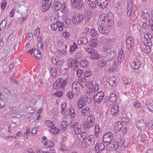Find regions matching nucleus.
<instances>
[{"label": "nucleus", "instance_id": "1", "mask_svg": "<svg viewBox=\"0 0 153 153\" xmlns=\"http://www.w3.org/2000/svg\"><path fill=\"white\" fill-rule=\"evenodd\" d=\"M91 13L90 11L86 10L84 14H78L73 16L72 19L73 23L75 25L80 24L85 21H89L91 17Z\"/></svg>", "mask_w": 153, "mask_h": 153}, {"label": "nucleus", "instance_id": "2", "mask_svg": "<svg viewBox=\"0 0 153 153\" xmlns=\"http://www.w3.org/2000/svg\"><path fill=\"white\" fill-rule=\"evenodd\" d=\"M89 2V7L94 10L98 7L104 9L108 6V2L106 0H88Z\"/></svg>", "mask_w": 153, "mask_h": 153}, {"label": "nucleus", "instance_id": "3", "mask_svg": "<svg viewBox=\"0 0 153 153\" xmlns=\"http://www.w3.org/2000/svg\"><path fill=\"white\" fill-rule=\"evenodd\" d=\"M69 79V77L68 76L64 79L62 78L58 79L53 85V88L59 89L61 88L62 89H65L67 88L66 86L67 85V83Z\"/></svg>", "mask_w": 153, "mask_h": 153}, {"label": "nucleus", "instance_id": "4", "mask_svg": "<svg viewBox=\"0 0 153 153\" xmlns=\"http://www.w3.org/2000/svg\"><path fill=\"white\" fill-rule=\"evenodd\" d=\"M117 138L118 139V142L117 143V146L118 148H121L123 146V147H127L129 144L130 142V140L129 139L127 138H125L123 140V137H121L120 134L117 135Z\"/></svg>", "mask_w": 153, "mask_h": 153}, {"label": "nucleus", "instance_id": "5", "mask_svg": "<svg viewBox=\"0 0 153 153\" xmlns=\"http://www.w3.org/2000/svg\"><path fill=\"white\" fill-rule=\"evenodd\" d=\"M78 83L82 87L84 88L86 86L88 88L87 93L90 94V92L91 91L93 88V84L92 82H90L87 84L86 80L85 79L82 78L79 80V82Z\"/></svg>", "mask_w": 153, "mask_h": 153}, {"label": "nucleus", "instance_id": "6", "mask_svg": "<svg viewBox=\"0 0 153 153\" xmlns=\"http://www.w3.org/2000/svg\"><path fill=\"white\" fill-rule=\"evenodd\" d=\"M95 137L94 135H89L86 138V142L82 143V147L85 148L91 146L95 143Z\"/></svg>", "mask_w": 153, "mask_h": 153}, {"label": "nucleus", "instance_id": "7", "mask_svg": "<svg viewBox=\"0 0 153 153\" xmlns=\"http://www.w3.org/2000/svg\"><path fill=\"white\" fill-rule=\"evenodd\" d=\"M70 129H74L76 134H79L81 132L82 126L79 123L76 122H72L69 124Z\"/></svg>", "mask_w": 153, "mask_h": 153}, {"label": "nucleus", "instance_id": "8", "mask_svg": "<svg viewBox=\"0 0 153 153\" xmlns=\"http://www.w3.org/2000/svg\"><path fill=\"white\" fill-rule=\"evenodd\" d=\"M71 4L74 8L79 10L84 5L83 0H71Z\"/></svg>", "mask_w": 153, "mask_h": 153}, {"label": "nucleus", "instance_id": "9", "mask_svg": "<svg viewBox=\"0 0 153 153\" xmlns=\"http://www.w3.org/2000/svg\"><path fill=\"white\" fill-rule=\"evenodd\" d=\"M136 125L137 128L140 131H146L147 129V125L143 120H140L137 121Z\"/></svg>", "mask_w": 153, "mask_h": 153}, {"label": "nucleus", "instance_id": "10", "mask_svg": "<svg viewBox=\"0 0 153 153\" xmlns=\"http://www.w3.org/2000/svg\"><path fill=\"white\" fill-rule=\"evenodd\" d=\"M103 98V93L101 91L97 92L94 96L93 97L94 102L97 104H99L101 102Z\"/></svg>", "mask_w": 153, "mask_h": 153}, {"label": "nucleus", "instance_id": "11", "mask_svg": "<svg viewBox=\"0 0 153 153\" xmlns=\"http://www.w3.org/2000/svg\"><path fill=\"white\" fill-rule=\"evenodd\" d=\"M134 40L132 37L128 36L126 39V48L128 50L131 51L134 46Z\"/></svg>", "mask_w": 153, "mask_h": 153}, {"label": "nucleus", "instance_id": "12", "mask_svg": "<svg viewBox=\"0 0 153 153\" xmlns=\"http://www.w3.org/2000/svg\"><path fill=\"white\" fill-rule=\"evenodd\" d=\"M41 142L47 148H51L54 146L53 142L50 140H47V137L45 136L42 137Z\"/></svg>", "mask_w": 153, "mask_h": 153}, {"label": "nucleus", "instance_id": "13", "mask_svg": "<svg viewBox=\"0 0 153 153\" xmlns=\"http://www.w3.org/2000/svg\"><path fill=\"white\" fill-rule=\"evenodd\" d=\"M113 137V134L111 132L105 133L103 137V141L105 143H109Z\"/></svg>", "mask_w": 153, "mask_h": 153}, {"label": "nucleus", "instance_id": "14", "mask_svg": "<svg viewBox=\"0 0 153 153\" xmlns=\"http://www.w3.org/2000/svg\"><path fill=\"white\" fill-rule=\"evenodd\" d=\"M62 23L60 22V21L56 22V24L52 23L51 25V29L54 31L56 30L57 28L59 31H61L63 30V27H62Z\"/></svg>", "mask_w": 153, "mask_h": 153}, {"label": "nucleus", "instance_id": "15", "mask_svg": "<svg viewBox=\"0 0 153 153\" xmlns=\"http://www.w3.org/2000/svg\"><path fill=\"white\" fill-rule=\"evenodd\" d=\"M79 83L78 82H75L73 83L72 85V91L74 94L77 95L79 93Z\"/></svg>", "mask_w": 153, "mask_h": 153}, {"label": "nucleus", "instance_id": "16", "mask_svg": "<svg viewBox=\"0 0 153 153\" xmlns=\"http://www.w3.org/2000/svg\"><path fill=\"white\" fill-rule=\"evenodd\" d=\"M98 30L102 34L108 36L109 34V31L107 26H99Z\"/></svg>", "mask_w": 153, "mask_h": 153}, {"label": "nucleus", "instance_id": "17", "mask_svg": "<svg viewBox=\"0 0 153 153\" xmlns=\"http://www.w3.org/2000/svg\"><path fill=\"white\" fill-rule=\"evenodd\" d=\"M106 20L107 19L105 16H104L103 15L100 16L98 19V23L99 25H100L99 26L105 25L107 23V20Z\"/></svg>", "mask_w": 153, "mask_h": 153}, {"label": "nucleus", "instance_id": "18", "mask_svg": "<svg viewBox=\"0 0 153 153\" xmlns=\"http://www.w3.org/2000/svg\"><path fill=\"white\" fill-rule=\"evenodd\" d=\"M116 55V51H111L107 54L106 56V59L109 61H111L115 58Z\"/></svg>", "mask_w": 153, "mask_h": 153}, {"label": "nucleus", "instance_id": "19", "mask_svg": "<svg viewBox=\"0 0 153 153\" xmlns=\"http://www.w3.org/2000/svg\"><path fill=\"white\" fill-rule=\"evenodd\" d=\"M119 111L118 105L117 104H114L111 109V114L114 116L117 115Z\"/></svg>", "mask_w": 153, "mask_h": 153}, {"label": "nucleus", "instance_id": "20", "mask_svg": "<svg viewBox=\"0 0 153 153\" xmlns=\"http://www.w3.org/2000/svg\"><path fill=\"white\" fill-rule=\"evenodd\" d=\"M68 67H78L80 64V62L76 59L71 60L68 61Z\"/></svg>", "mask_w": 153, "mask_h": 153}, {"label": "nucleus", "instance_id": "21", "mask_svg": "<svg viewBox=\"0 0 153 153\" xmlns=\"http://www.w3.org/2000/svg\"><path fill=\"white\" fill-rule=\"evenodd\" d=\"M50 0H45V2L42 5L43 11H46L50 8L51 4Z\"/></svg>", "mask_w": 153, "mask_h": 153}, {"label": "nucleus", "instance_id": "22", "mask_svg": "<svg viewBox=\"0 0 153 153\" xmlns=\"http://www.w3.org/2000/svg\"><path fill=\"white\" fill-rule=\"evenodd\" d=\"M146 106L150 111H153V100L151 99H148L146 102Z\"/></svg>", "mask_w": 153, "mask_h": 153}, {"label": "nucleus", "instance_id": "23", "mask_svg": "<svg viewBox=\"0 0 153 153\" xmlns=\"http://www.w3.org/2000/svg\"><path fill=\"white\" fill-rule=\"evenodd\" d=\"M105 148V145L102 143H97L95 146V149L96 151L100 152L102 151Z\"/></svg>", "mask_w": 153, "mask_h": 153}, {"label": "nucleus", "instance_id": "24", "mask_svg": "<svg viewBox=\"0 0 153 153\" xmlns=\"http://www.w3.org/2000/svg\"><path fill=\"white\" fill-rule=\"evenodd\" d=\"M62 4L56 1H54L52 6V9L54 11H58L61 8Z\"/></svg>", "mask_w": 153, "mask_h": 153}, {"label": "nucleus", "instance_id": "25", "mask_svg": "<svg viewBox=\"0 0 153 153\" xmlns=\"http://www.w3.org/2000/svg\"><path fill=\"white\" fill-rule=\"evenodd\" d=\"M101 57V55L97 51H94L90 55V58L91 59L97 60L100 59Z\"/></svg>", "mask_w": 153, "mask_h": 153}, {"label": "nucleus", "instance_id": "26", "mask_svg": "<svg viewBox=\"0 0 153 153\" xmlns=\"http://www.w3.org/2000/svg\"><path fill=\"white\" fill-rule=\"evenodd\" d=\"M122 127V124L121 122L117 121L114 125V131L115 133H117L121 129Z\"/></svg>", "mask_w": 153, "mask_h": 153}, {"label": "nucleus", "instance_id": "27", "mask_svg": "<svg viewBox=\"0 0 153 153\" xmlns=\"http://www.w3.org/2000/svg\"><path fill=\"white\" fill-rule=\"evenodd\" d=\"M90 112V109L88 107H86L81 110V115L84 117H86Z\"/></svg>", "mask_w": 153, "mask_h": 153}, {"label": "nucleus", "instance_id": "28", "mask_svg": "<svg viewBox=\"0 0 153 153\" xmlns=\"http://www.w3.org/2000/svg\"><path fill=\"white\" fill-rule=\"evenodd\" d=\"M117 81V79L114 76H111L109 81V84L111 87H114L116 85Z\"/></svg>", "mask_w": 153, "mask_h": 153}, {"label": "nucleus", "instance_id": "29", "mask_svg": "<svg viewBox=\"0 0 153 153\" xmlns=\"http://www.w3.org/2000/svg\"><path fill=\"white\" fill-rule=\"evenodd\" d=\"M130 65L131 67H140L141 66L140 63L137 59L131 61Z\"/></svg>", "mask_w": 153, "mask_h": 153}, {"label": "nucleus", "instance_id": "30", "mask_svg": "<svg viewBox=\"0 0 153 153\" xmlns=\"http://www.w3.org/2000/svg\"><path fill=\"white\" fill-rule=\"evenodd\" d=\"M88 42V39L86 37H82L78 40L77 42L79 45L86 44Z\"/></svg>", "mask_w": 153, "mask_h": 153}, {"label": "nucleus", "instance_id": "31", "mask_svg": "<svg viewBox=\"0 0 153 153\" xmlns=\"http://www.w3.org/2000/svg\"><path fill=\"white\" fill-rule=\"evenodd\" d=\"M113 18V16H112L111 17H110V16L107 17L106 19L107 20V23H106L107 27H111L113 25L114 23L112 22V19Z\"/></svg>", "mask_w": 153, "mask_h": 153}, {"label": "nucleus", "instance_id": "32", "mask_svg": "<svg viewBox=\"0 0 153 153\" xmlns=\"http://www.w3.org/2000/svg\"><path fill=\"white\" fill-rule=\"evenodd\" d=\"M77 106L79 109H82L84 106L86 105L85 102H84L81 99L79 98L78 100L77 103Z\"/></svg>", "mask_w": 153, "mask_h": 153}, {"label": "nucleus", "instance_id": "33", "mask_svg": "<svg viewBox=\"0 0 153 153\" xmlns=\"http://www.w3.org/2000/svg\"><path fill=\"white\" fill-rule=\"evenodd\" d=\"M87 133L85 132H82L81 133L79 137V140L81 142L84 143V142L86 139L87 136Z\"/></svg>", "mask_w": 153, "mask_h": 153}, {"label": "nucleus", "instance_id": "34", "mask_svg": "<svg viewBox=\"0 0 153 153\" xmlns=\"http://www.w3.org/2000/svg\"><path fill=\"white\" fill-rule=\"evenodd\" d=\"M33 54L37 59H40L42 57V55L40 51L36 49L34 50Z\"/></svg>", "mask_w": 153, "mask_h": 153}, {"label": "nucleus", "instance_id": "35", "mask_svg": "<svg viewBox=\"0 0 153 153\" xmlns=\"http://www.w3.org/2000/svg\"><path fill=\"white\" fill-rule=\"evenodd\" d=\"M80 98L81 99V100L84 102H85V104H86V103L89 104L91 102L90 98H89L88 96L86 94L83 97H81Z\"/></svg>", "mask_w": 153, "mask_h": 153}, {"label": "nucleus", "instance_id": "36", "mask_svg": "<svg viewBox=\"0 0 153 153\" xmlns=\"http://www.w3.org/2000/svg\"><path fill=\"white\" fill-rule=\"evenodd\" d=\"M49 131L51 134H55L60 132V129L55 126H53L49 129Z\"/></svg>", "mask_w": 153, "mask_h": 153}, {"label": "nucleus", "instance_id": "37", "mask_svg": "<svg viewBox=\"0 0 153 153\" xmlns=\"http://www.w3.org/2000/svg\"><path fill=\"white\" fill-rule=\"evenodd\" d=\"M87 120L94 124L95 121L94 116L93 114L90 115L88 116Z\"/></svg>", "mask_w": 153, "mask_h": 153}, {"label": "nucleus", "instance_id": "38", "mask_svg": "<svg viewBox=\"0 0 153 153\" xmlns=\"http://www.w3.org/2000/svg\"><path fill=\"white\" fill-rule=\"evenodd\" d=\"M51 62L54 65L58 66L60 65L62 62L56 59V58L53 57L52 58Z\"/></svg>", "mask_w": 153, "mask_h": 153}, {"label": "nucleus", "instance_id": "39", "mask_svg": "<svg viewBox=\"0 0 153 153\" xmlns=\"http://www.w3.org/2000/svg\"><path fill=\"white\" fill-rule=\"evenodd\" d=\"M50 71L51 75L53 78L56 77L57 74L56 68H51V69H50Z\"/></svg>", "mask_w": 153, "mask_h": 153}, {"label": "nucleus", "instance_id": "40", "mask_svg": "<svg viewBox=\"0 0 153 153\" xmlns=\"http://www.w3.org/2000/svg\"><path fill=\"white\" fill-rule=\"evenodd\" d=\"M71 22L70 19H66L62 23V26L61 27L63 28L64 27L66 28L68 27H69V25L71 24Z\"/></svg>", "mask_w": 153, "mask_h": 153}, {"label": "nucleus", "instance_id": "41", "mask_svg": "<svg viewBox=\"0 0 153 153\" xmlns=\"http://www.w3.org/2000/svg\"><path fill=\"white\" fill-rule=\"evenodd\" d=\"M7 20L6 19L3 20L0 24V31L3 30L7 24Z\"/></svg>", "mask_w": 153, "mask_h": 153}, {"label": "nucleus", "instance_id": "42", "mask_svg": "<svg viewBox=\"0 0 153 153\" xmlns=\"http://www.w3.org/2000/svg\"><path fill=\"white\" fill-rule=\"evenodd\" d=\"M111 47L108 44L105 45L102 48V51L103 52H106L111 49Z\"/></svg>", "mask_w": 153, "mask_h": 153}, {"label": "nucleus", "instance_id": "43", "mask_svg": "<svg viewBox=\"0 0 153 153\" xmlns=\"http://www.w3.org/2000/svg\"><path fill=\"white\" fill-rule=\"evenodd\" d=\"M94 125V124L92 123L91 122L90 123V122L87 120L84 123V127L85 129H88L91 128Z\"/></svg>", "mask_w": 153, "mask_h": 153}, {"label": "nucleus", "instance_id": "44", "mask_svg": "<svg viewBox=\"0 0 153 153\" xmlns=\"http://www.w3.org/2000/svg\"><path fill=\"white\" fill-rule=\"evenodd\" d=\"M68 124L65 121H63L61 124V128L62 130L65 131L67 129Z\"/></svg>", "mask_w": 153, "mask_h": 153}, {"label": "nucleus", "instance_id": "45", "mask_svg": "<svg viewBox=\"0 0 153 153\" xmlns=\"http://www.w3.org/2000/svg\"><path fill=\"white\" fill-rule=\"evenodd\" d=\"M117 99V96L114 93L111 94L109 97V100L111 102H115Z\"/></svg>", "mask_w": 153, "mask_h": 153}, {"label": "nucleus", "instance_id": "46", "mask_svg": "<svg viewBox=\"0 0 153 153\" xmlns=\"http://www.w3.org/2000/svg\"><path fill=\"white\" fill-rule=\"evenodd\" d=\"M106 61L102 60L98 61L97 62V65L100 67H103L106 64L108 63Z\"/></svg>", "mask_w": 153, "mask_h": 153}, {"label": "nucleus", "instance_id": "47", "mask_svg": "<svg viewBox=\"0 0 153 153\" xmlns=\"http://www.w3.org/2000/svg\"><path fill=\"white\" fill-rule=\"evenodd\" d=\"M100 131V127L98 125H95L94 128V132L95 136L97 137L99 135Z\"/></svg>", "mask_w": 153, "mask_h": 153}, {"label": "nucleus", "instance_id": "48", "mask_svg": "<svg viewBox=\"0 0 153 153\" xmlns=\"http://www.w3.org/2000/svg\"><path fill=\"white\" fill-rule=\"evenodd\" d=\"M97 40L96 39H93L90 42L89 45L91 46L92 47H96L97 45Z\"/></svg>", "mask_w": 153, "mask_h": 153}, {"label": "nucleus", "instance_id": "49", "mask_svg": "<svg viewBox=\"0 0 153 153\" xmlns=\"http://www.w3.org/2000/svg\"><path fill=\"white\" fill-rule=\"evenodd\" d=\"M88 62L87 60L85 59L82 60L80 63L79 65L81 67H87L88 65Z\"/></svg>", "mask_w": 153, "mask_h": 153}, {"label": "nucleus", "instance_id": "50", "mask_svg": "<svg viewBox=\"0 0 153 153\" xmlns=\"http://www.w3.org/2000/svg\"><path fill=\"white\" fill-rule=\"evenodd\" d=\"M45 123L48 127L51 128L54 126V123L51 121L46 120L45 121Z\"/></svg>", "mask_w": 153, "mask_h": 153}, {"label": "nucleus", "instance_id": "51", "mask_svg": "<svg viewBox=\"0 0 153 153\" xmlns=\"http://www.w3.org/2000/svg\"><path fill=\"white\" fill-rule=\"evenodd\" d=\"M133 4L134 2L133 0H128L127 9H131Z\"/></svg>", "mask_w": 153, "mask_h": 153}, {"label": "nucleus", "instance_id": "52", "mask_svg": "<svg viewBox=\"0 0 153 153\" xmlns=\"http://www.w3.org/2000/svg\"><path fill=\"white\" fill-rule=\"evenodd\" d=\"M77 48V46L76 45V43L75 42H74L73 45L70 47V52H72Z\"/></svg>", "mask_w": 153, "mask_h": 153}, {"label": "nucleus", "instance_id": "53", "mask_svg": "<svg viewBox=\"0 0 153 153\" xmlns=\"http://www.w3.org/2000/svg\"><path fill=\"white\" fill-rule=\"evenodd\" d=\"M149 23L147 22H143V23L142 27L143 28L145 29L146 30L149 29Z\"/></svg>", "mask_w": 153, "mask_h": 153}, {"label": "nucleus", "instance_id": "54", "mask_svg": "<svg viewBox=\"0 0 153 153\" xmlns=\"http://www.w3.org/2000/svg\"><path fill=\"white\" fill-rule=\"evenodd\" d=\"M51 112L54 115H57L59 113V111L57 108H54L52 109Z\"/></svg>", "mask_w": 153, "mask_h": 153}, {"label": "nucleus", "instance_id": "55", "mask_svg": "<svg viewBox=\"0 0 153 153\" xmlns=\"http://www.w3.org/2000/svg\"><path fill=\"white\" fill-rule=\"evenodd\" d=\"M146 20L148 21L147 18ZM149 24V29H150L152 30L153 31V20L152 19L148 20Z\"/></svg>", "mask_w": 153, "mask_h": 153}, {"label": "nucleus", "instance_id": "56", "mask_svg": "<svg viewBox=\"0 0 153 153\" xmlns=\"http://www.w3.org/2000/svg\"><path fill=\"white\" fill-rule=\"evenodd\" d=\"M68 68H62L61 69V72L62 74L65 75L68 73Z\"/></svg>", "mask_w": 153, "mask_h": 153}, {"label": "nucleus", "instance_id": "57", "mask_svg": "<svg viewBox=\"0 0 153 153\" xmlns=\"http://www.w3.org/2000/svg\"><path fill=\"white\" fill-rule=\"evenodd\" d=\"M70 112L71 117L74 118L75 116V114L74 108H71L70 109Z\"/></svg>", "mask_w": 153, "mask_h": 153}, {"label": "nucleus", "instance_id": "58", "mask_svg": "<svg viewBox=\"0 0 153 153\" xmlns=\"http://www.w3.org/2000/svg\"><path fill=\"white\" fill-rule=\"evenodd\" d=\"M123 80L125 83L127 84H129L131 82V79H130L127 77H124L123 78Z\"/></svg>", "mask_w": 153, "mask_h": 153}, {"label": "nucleus", "instance_id": "59", "mask_svg": "<svg viewBox=\"0 0 153 153\" xmlns=\"http://www.w3.org/2000/svg\"><path fill=\"white\" fill-rule=\"evenodd\" d=\"M40 39L38 41V43L37 44V46H38L39 45L40 46V48L42 50L43 49V42L42 41V39H41V37L40 38L39 37H38Z\"/></svg>", "mask_w": 153, "mask_h": 153}, {"label": "nucleus", "instance_id": "60", "mask_svg": "<svg viewBox=\"0 0 153 153\" xmlns=\"http://www.w3.org/2000/svg\"><path fill=\"white\" fill-rule=\"evenodd\" d=\"M90 35L92 37H94L96 36L97 34V31L94 29H91L90 32Z\"/></svg>", "mask_w": 153, "mask_h": 153}, {"label": "nucleus", "instance_id": "61", "mask_svg": "<svg viewBox=\"0 0 153 153\" xmlns=\"http://www.w3.org/2000/svg\"><path fill=\"white\" fill-rule=\"evenodd\" d=\"M114 70V68H105V71L107 73H111Z\"/></svg>", "mask_w": 153, "mask_h": 153}, {"label": "nucleus", "instance_id": "62", "mask_svg": "<svg viewBox=\"0 0 153 153\" xmlns=\"http://www.w3.org/2000/svg\"><path fill=\"white\" fill-rule=\"evenodd\" d=\"M143 51L145 53H150L151 51V49L150 47L149 46H146L145 48L144 49Z\"/></svg>", "mask_w": 153, "mask_h": 153}, {"label": "nucleus", "instance_id": "63", "mask_svg": "<svg viewBox=\"0 0 153 153\" xmlns=\"http://www.w3.org/2000/svg\"><path fill=\"white\" fill-rule=\"evenodd\" d=\"M150 129H153V121H151L147 124V127Z\"/></svg>", "mask_w": 153, "mask_h": 153}, {"label": "nucleus", "instance_id": "64", "mask_svg": "<svg viewBox=\"0 0 153 153\" xmlns=\"http://www.w3.org/2000/svg\"><path fill=\"white\" fill-rule=\"evenodd\" d=\"M63 92L61 91H57L55 93V96L57 97H61L63 95Z\"/></svg>", "mask_w": 153, "mask_h": 153}]
</instances>
